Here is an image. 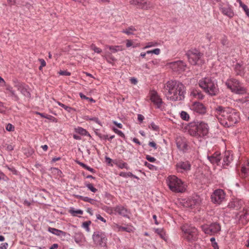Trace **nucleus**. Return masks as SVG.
<instances>
[{"label": "nucleus", "instance_id": "f257e3e1", "mask_svg": "<svg viewBox=\"0 0 249 249\" xmlns=\"http://www.w3.org/2000/svg\"><path fill=\"white\" fill-rule=\"evenodd\" d=\"M215 113L220 124L224 127L233 126L240 120L239 112L231 107L218 106L215 108Z\"/></svg>", "mask_w": 249, "mask_h": 249}, {"label": "nucleus", "instance_id": "f03ea898", "mask_svg": "<svg viewBox=\"0 0 249 249\" xmlns=\"http://www.w3.org/2000/svg\"><path fill=\"white\" fill-rule=\"evenodd\" d=\"M166 96L172 101L181 100L184 97V86L176 81H169L164 85Z\"/></svg>", "mask_w": 249, "mask_h": 249}, {"label": "nucleus", "instance_id": "7ed1b4c3", "mask_svg": "<svg viewBox=\"0 0 249 249\" xmlns=\"http://www.w3.org/2000/svg\"><path fill=\"white\" fill-rule=\"evenodd\" d=\"M199 86L204 91L211 96L217 95L219 92L218 86L215 80L211 77H205L200 80Z\"/></svg>", "mask_w": 249, "mask_h": 249}, {"label": "nucleus", "instance_id": "20e7f679", "mask_svg": "<svg viewBox=\"0 0 249 249\" xmlns=\"http://www.w3.org/2000/svg\"><path fill=\"white\" fill-rule=\"evenodd\" d=\"M166 181L170 190L174 192L182 193L185 190L184 182L175 175L168 176Z\"/></svg>", "mask_w": 249, "mask_h": 249}, {"label": "nucleus", "instance_id": "39448f33", "mask_svg": "<svg viewBox=\"0 0 249 249\" xmlns=\"http://www.w3.org/2000/svg\"><path fill=\"white\" fill-rule=\"evenodd\" d=\"M225 85L232 92L243 95L246 93L247 89L237 79L229 78L225 82Z\"/></svg>", "mask_w": 249, "mask_h": 249}, {"label": "nucleus", "instance_id": "423d86ee", "mask_svg": "<svg viewBox=\"0 0 249 249\" xmlns=\"http://www.w3.org/2000/svg\"><path fill=\"white\" fill-rule=\"evenodd\" d=\"M209 127L208 124L201 122L192 127L189 130L191 135L196 137H203L208 134Z\"/></svg>", "mask_w": 249, "mask_h": 249}, {"label": "nucleus", "instance_id": "0eeeda50", "mask_svg": "<svg viewBox=\"0 0 249 249\" xmlns=\"http://www.w3.org/2000/svg\"><path fill=\"white\" fill-rule=\"evenodd\" d=\"M181 230L184 238L187 241L192 242L197 239V230L195 227L185 224L182 226Z\"/></svg>", "mask_w": 249, "mask_h": 249}, {"label": "nucleus", "instance_id": "6e6552de", "mask_svg": "<svg viewBox=\"0 0 249 249\" xmlns=\"http://www.w3.org/2000/svg\"><path fill=\"white\" fill-rule=\"evenodd\" d=\"M189 62L192 65H196L201 63L202 53L198 50H193L189 51L187 53Z\"/></svg>", "mask_w": 249, "mask_h": 249}, {"label": "nucleus", "instance_id": "1a4fd4ad", "mask_svg": "<svg viewBox=\"0 0 249 249\" xmlns=\"http://www.w3.org/2000/svg\"><path fill=\"white\" fill-rule=\"evenodd\" d=\"M226 194L222 189H217L211 195L212 201L214 204H220L225 199Z\"/></svg>", "mask_w": 249, "mask_h": 249}, {"label": "nucleus", "instance_id": "9d476101", "mask_svg": "<svg viewBox=\"0 0 249 249\" xmlns=\"http://www.w3.org/2000/svg\"><path fill=\"white\" fill-rule=\"evenodd\" d=\"M202 231L207 234L213 235L217 233L220 231V225L216 223H213L210 225H204L201 227Z\"/></svg>", "mask_w": 249, "mask_h": 249}, {"label": "nucleus", "instance_id": "9b49d317", "mask_svg": "<svg viewBox=\"0 0 249 249\" xmlns=\"http://www.w3.org/2000/svg\"><path fill=\"white\" fill-rule=\"evenodd\" d=\"M169 67L175 71L181 72L186 68V65L182 61H178L169 64Z\"/></svg>", "mask_w": 249, "mask_h": 249}, {"label": "nucleus", "instance_id": "f8f14e48", "mask_svg": "<svg viewBox=\"0 0 249 249\" xmlns=\"http://www.w3.org/2000/svg\"><path fill=\"white\" fill-rule=\"evenodd\" d=\"M177 147L180 151L185 152L188 150V142L184 137L178 136L176 140Z\"/></svg>", "mask_w": 249, "mask_h": 249}, {"label": "nucleus", "instance_id": "ddd939ff", "mask_svg": "<svg viewBox=\"0 0 249 249\" xmlns=\"http://www.w3.org/2000/svg\"><path fill=\"white\" fill-rule=\"evenodd\" d=\"M149 96L151 101L157 107L160 108L161 107L163 102L156 91H151L149 93Z\"/></svg>", "mask_w": 249, "mask_h": 249}, {"label": "nucleus", "instance_id": "4468645a", "mask_svg": "<svg viewBox=\"0 0 249 249\" xmlns=\"http://www.w3.org/2000/svg\"><path fill=\"white\" fill-rule=\"evenodd\" d=\"M219 8L221 12L224 15L230 18H232L234 15L232 6L229 4H221L220 5Z\"/></svg>", "mask_w": 249, "mask_h": 249}, {"label": "nucleus", "instance_id": "2eb2a0df", "mask_svg": "<svg viewBox=\"0 0 249 249\" xmlns=\"http://www.w3.org/2000/svg\"><path fill=\"white\" fill-rule=\"evenodd\" d=\"M240 176L245 179L249 180V160H245L241 163Z\"/></svg>", "mask_w": 249, "mask_h": 249}, {"label": "nucleus", "instance_id": "dca6fc26", "mask_svg": "<svg viewBox=\"0 0 249 249\" xmlns=\"http://www.w3.org/2000/svg\"><path fill=\"white\" fill-rule=\"evenodd\" d=\"M191 109L199 114H205L206 112V107L201 103L195 102L192 104Z\"/></svg>", "mask_w": 249, "mask_h": 249}, {"label": "nucleus", "instance_id": "f3484780", "mask_svg": "<svg viewBox=\"0 0 249 249\" xmlns=\"http://www.w3.org/2000/svg\"><path fill=\"white\" fill-rule=\"evenodd\" d=\"M191 169V165L188 161L180 162L177 164L176 169L178 172H187Z\"/></svg>", "mask_w": 249, "mask_h": 249}, {"label": "nucleus", "instance_id": "a211bd4d", "mask_svg": "<svg viewBox=\"0 0 249 249\" xmlns=\"http://www.w3.org/2000/svg\"><path fill=\"white\" fill-rule=\"evenodd\" d=\"M92 239L97 245H102L106 240L105 235L100 232L94 233L92 235Z\"/></svg>", "mask_w": 249, "mask_h": 249}, {"label": "nucleus", "instance_id": "6ab92c4d", "mask_svg": "<svg viewBox=\"0 0 249 249\" xmlns=\"http://www.w3.org/2000/svg\"><path fill=\"white\" fill-rule=\"evenodd\" d=\"M221 158L220 153L218 151H216L213 154H208V160L213 164L218 165Z\"/></svg>", "mask_w": 249, "mask_h": 249}, {"label": "nucleus", "instance_id": "aec40b11", "mask_svg": "<svg viewBox=\"0 0 249 249\" xmlns=\"http://www.w3.org/2000/svg\"><path fill=\"white\" fill-rule=\"evenodd\" d=\"M199 198L196 196V197H193L188 198L186 202H184V205L186 207L193 208L199 205Z\"/></svg>", "mask_w": 249, "mask_h": 249}, {"label": "nucleus", "instance_id": "412c9836", "mask_svg": "<svg viewBox=\"0 0 249 249\" xmlns=\"http://www.w3.org/2000/svg\"><path fill=\"white\" fill-rule=\"evenodd\" d=\"M114 211L124 217H129L130 211L124 207L120 205L114 208Z\"/></svg>", "mask_w": 249, "mask_h": 249}, {"label": "nucleus", "instance_id": "4be33fe9", "mask_svg": "<svg viewBox=\"0 0 249 249\" xmlns=\"http://www.w3.org/2000/svg\"><path fill=\"white\" fill-rule=\"evenodd\" d=\"M233 160L232 154L230 151H226L223 158V165H229Z\"/></svg>", "mask_w": 249, "mask_h": 249}, {"label": "nucleus", "instance_id": "5701e85b", "mask_svg": "<svg viewBox=\"0 0 249 249\" xmlns=\"http://www.w3.org/2000/svg\"><path fill=\"white\" fill-rule=\"evenodd\" d=\"M190 95L195 98L199 100L203 99L204 96L201 91L196 89H193L192 90Z\"/></svg>", "mask_w": 249, "mask_h": 249}, {"label": "nucleus", "instance_id": "b1692460", "mask_svg": "<svg viewBox=\"0 0 249 249\" xmlns=\"http://www.w3.org/2000/svg\"><path fill=\"white\" fill-rule=\"evenodd\" d=\"M15 87H16L18 90L20 91L22 94L25 96H28L29 94V92L25 88L24 85L22 84L18 83L15 85Z\"/></svg>", "mask_w": 249, "mask_h": 249}, {"label": "nucleus", "instance_id": "393cba45", "mask_svg": "<svg viewBox=\"0 0 249 249\" xmlns=\"http://www.w3.org/2000/svg\"><path fill=\"white\" fill-rule=\"evenodd\" d=\"M48 231L50 232H51L52 233L57 236H65L66 235V233L64 231L53 228L49 227L48 228Z\"/></svg>", "mask_w": 249, "mask_h": 249}, {"label": "nucleus", "instance_id": "a878e982", "mask_svg": "<svg viewBox=\"0 0 249 249\" xmlns=\"http://www.w3.org/2000/svg\"><path fill=\"white\" fill-rule=\"evenodd\" d=\"M6 93L10 94V96L14 97L16 100L18 99V97L15 93V91L13 89V88L9 85H5Z\"/></svg>", "mask_w": 249, "mask_h": 249}, {"label": "nucleus", "instance_id": "bb28decb", "mask_svg": "<svg viewBox=\"0 0 249 249\" xmlns=\"http://www.w3.org/2000/svg\"><path fill=\"white\" fill-rule=\"evenodd\" d=\"M151 3L150 2L144 1L140 0L139 5V8L142 9H148L151 7Z\"/></svg>", "mask_w": 249, "mask_h": 249}, {"label": "nucleus", "instance_id": "cd10ccee", "mask_svg": "<svg viewBox=\"0 0 249 249\" xmlns=\"http://www.w3.org/2000/svg\"><path fill=\"white\" fill-rule=\"evenodd\" d=\"M75 131L78 134L83 135V136H87L89 137H91L89 133L85 129L81 127H78L75 128Z\"/></svg>", "mask_w": 249, "mask_h": 249}, {"label": "nucleus", "instance_id": "c85d7f7f", "mask_svg": "<svg viewBox=\"0 0 249 249\" xmlns=\"http://www.w3.org/2000/svg\"><path fill=\"white\" fill-rule=\"evenodd\" d=\"M136 31V29L135 27H134L132 26H131L129 27L128 28H126V29L123 30L122 31V32L123 33H124L127 35H133L134 32Z\"/></svg>", "mask_w": 249, "mask_h": 249}, {"label": "nucleus", "instance_id": "c756f323", "mask_svg": "<svg viewBox=\"0 0 249 249\" xmlns=\"http://www.w3.org/2000/svg\"><path fill=\"white\" fill-rule=\"evenodd\" d=\"M69 212L71 213L73 216H76L78 214H82L83 213V211L81 210H75L73 208H71V209L69 210Z\"/></svg>", "mask_w": 249, "mask_h": 249}, {"label": "nucleus", "instance_id": "7c9ffc66", "mask_svg": "<svg viewBox=\"0 0 249 249\" xmlns=\"http://www.w3.org/2000/svg\"><path fill=\"white\" fill-rule=\"evenodd\" d=\"M107 47L112 53H115L123 50L122 47L121 46H107Z\"/></svg>", "mask_w": 249, "mask_h": 249}, {"label": "nucleus", "instance_id": "2f4dec72", "mask_svg": "<svg viewBox=\"0 0 249 249\" xmlns=\"http://www.w3.org/2000/svg\"><path fill=\"white\" fill-rule=\"evenodd\" d=\"M119 175L121 177H124V178H127V177H133L135 178L138 179V177L136 176L135 175H134L131 172H121L119 174Z\"/></svg>", "mask_w": 249, "mask_h": 249}, {"label": "nucleus", "instance_id": "473e14b6", "mask_svg": "<svg viewBox=\"0 0 249 249\" xmlns=\"http://www.w3.org/2000/svg\"><path fill=\"white\" fill-rule=\"evenodd\" d=\"M115 164L121 169L125 168L126 169H129L127 164L126 162H123L121 160L118 161L115 163Z\"/></svg>", "mask_w": 249, "mask_h": 249}, {"label": "nucleus", "instance_id": "72a5a7b5", "mask_svg": "<svg viewBox=\"0 0 249 249\" xmlns=\"http://www.w3.org/2000/svg\"><path fill=\"white\" fill-rule=\"evenodd\" d=\"M85 185L92 192L96 193L97 191V189L94 187L91 183L86 182L85 183Z\"/></svg>", "mask_w": 249, "mask_h": 249}, {"label": "nucleus", "instance_id": "f704fd0d", "mask_svg": "<svg viewBox=\"0 0 249 249\" xmlns=\"http://www.w3.org/2000/svg\"><path fill=\"white\" fill-rule=\"evenodd\" d=\"M90 221H87L83 223L82 227L84 228L87 231L89 232L90 231L89 225L91 224Z\"/></svg>", "mask_w": 249, "mask_h": 249}, {"label": "nucleus", "instance_id": "c9c22d12", "mask_svg": "<svg viewBox=\"0 0 249 249\" xmlns=\"http://www.w3.org/2000/svg\"><path fill=\"white\" fill-rule=\"evenodd\" d=\"M180 117L185 121H188L190 118L189 114L184 111H181L180 113Z\"/></svg>", "mask_w": 249, "mask_h": 249}, {"label": "nucleus", "instance_id": "e433bc0d", "mask_svg": "<svg viewBox=\"0 0 249 249\" xmlns=\"http://www.w3.org/2000/svg\"><path fill=\"white\" fill-rule=\"evenodd\" d=\"M57 103L58 105H59L60 107H63L64 109H65L66 111H67L69 112H70L72 110V108L69 106H66L65 105L61 103L60 102H57Z\"/></svg>", "mask_w": 249, "mask_h": 249}, {"label": "nucleus", "instance_id": "4c0bfd02", "mask_svg": "<svg viewBox=\"0 0 249 249\" xmlns=\"http://www.w3.org/2000/svg\"><path fill=\"white\" fill-rule=\"evenodd\" d=\"M159 43L157 42H149L146 43V46L143 48V49L149 48L152 47L157 46Z\"/></svg>", "mask_w": 249, "mask_h": 249}, {"label": "nucleus", "instance_id": "58836bf2", "mask_svg": "<svg viewBox=\"0 0 249 249\" xmlns=\"http://www.w3.org/2000/svg\"><path fill=\"white\" fill-rule=\"evenodd\" d=\"M112 130L117 134H118L119 136L123 138H125V136L124 133L121 131V130H118V129L113 127L112 128Z\"/></svg>", "mask_w": 249, "mask_h": 249}, {"label": "nucleus", "instance_id": "ea45409f", "mask_svg": "<svg viewBox=\"0 0 249 249\" xmlns=\"http://www.w3.org/2000/svg\"><path fill=\"white\" fill-rule=\"evenodd\" d=\"M85 119L87 121H88V120L93 121L95 122L96 123H97L101 125H102L101 122L96 117L90 118L89 116H85Z\"/></svg>", "mask_w": 249, "mask_h": 249}, {"label": "nucleus", "instance_id": "a19ab883", "mask_svg": "<svg viewBox=\"0 0 249 249\" xmlns=\"http://www.w3.org/2000/svg\"><path fill=\"white\" fill-rule=\"evenodd\" d=\"M90 48L94 51L95 53H100L102 52V50L100 48L97 47L94 44L91 45Z\"/></svg>", "mask_w": 249, "mask_h": 249}, {"label": "nucleus", "instance_id": "79ce46f5", "mask_svg": "<svg viewBox=\"0 0 249 249\" xmlns=\"http://www.w3.org/2000/svg\"><path fill=\"white\" fill-rule=\"evenodd\" d=\"M156 232L159 234L160 237L165 240V232L162 229H157Z\"/></svg>", "mask_w": 249, "mask_h": 249}, {"label": "nucleus", "instance_id": "37998d69", "mask_svg": "<svg viewBox=\"0 0 249 249\" xmlns=\"http://www.w3.org/2000/svg\"><path fill=\"white\" fill-rule=\"evenodd\" d=\"M220 42L223 46L228 45L229 42L227 37L225 36H224L221 38Z\"/></svg>", "mask_w": 249, "mask_h": 249}, {"label": "nucleus", "instance_id": "c03bdc74", "mask_svg": "<svg viewBox=\"0 0 249 249\" xmlns=\"http://www.w3.org/2000/svg\"><path fill=\"white\" fill-rule=\"evenodd\" d=\"M240 7L242 8L246 15L249 17V9L248 6L246 4H243Z\"/></svg>", "mask_w": 249, "mask_h": 249}, {"label": "nucleus", "instance_id": "a18cd8bd", "mask_svg": "<svg viewBox=\"0 0 249 249\" xmlns=\"http://www.w3.org/2000/svg\"><path fill=\"white\" fill-rule=\"evenodd\" d=\"M149 127L155 131H157L159 129V127L154 123H151Z\"/></svg>", "mask_w": 249, "mask_h": 249}, {"label": "nucleus", "instance_id": "49530a36", "mask_svg": "<svg viewBox=\"0 0 249 249\" xmlns=\"http://www.w3.org/2000/svg\"><path fill=\"white\" fill-rule=\"evenodd\" d=\"M6 129L8 131H13L14 130V127L12 124H8L6 126Z\"/></svg>", "mask_w": 249, "mask_h": 249}, {"label": "nucleus", "instance_id": "de8ad7c7", "mask_svg": "<svg viewBox=\"0 0 249 249\" xmlns=\"http://www.w3.org/2000/svg\"><path fill=\"white\" fill-rule=\"evenodd\" d=\"M84 199V201L89 202L92 204H93L95 201L93 199L90 198L87 196H85Z\"/></svg>", "mask_w": 249, "mask_h": 249}, {"label": "nucleus", "instance_id": "09e8293b", "mask_svg": "<svg viewBox=\"0 0 249 249\" xmlns=\"http://www.w3.org/2000/svg\"><path fill=\"white\" fill-rule=\"evenodd\" d=\"M140 1L139 0H130L129 3L132 5H137L138 7H139Z\"/></svg>", "mask_w": 249, "mask_h": 249}, {"label": "nucleus", "instance_id": "8fccbe9b", "mask_svg": "<svg viewBox=\"0 0 249 249\" xmlns=\"http://www.w3.org/2000/svg\"><path fill=\"white\" fill-rule=\"evenodd\" d=\"M107 60L108 62L111 63V61H114L116 59L111 54H109L107 58Z\"/></svg>", "mask_w": 249, "mask_h": 249}, {"label": "nucleus", "instance_id": "3c124183", "mask_svg": "<svg viewBox=\"0 0 249 249\" xmlns=\"http://www.w3.org/2000/svg\"><path fill=\"white\" fill-rule=\"evenodd\" d=\"M59 73L61 75L70 76L71 75V73L66 71H61Z\"/></svg>", "mask_w": 249, "mask_h": 249}, {"label": "nucleus", "instance_id": "603ef678", "mask_svg": "<svg viewBox=\"0 0 249 249\" xmlns=\"http://www.w3.org/2000/svg\"><path fill=\"white\" fill-rule=\"evenodd\" d=\"M146 160L150 162H154L156 161V159L154 157H152L149 155L146 156Z\"/></svg>", "mask_w": 249, "mask_h": 249}, {"label": "nucleus", "instance_id": "864d4df0", "mask_svg": "<svg viewBox=\"0 0 249 249\" xmlns=\"http://www.w3.org/2000/svg\"><path fill=\"white\" fill-rule=\"evenodd\" d=\"M39 60L41 64V65L39 67V70H41L42 67H44L46 66V63L45 60L43 59H40Z\"/></svg>", "mask_w": 249, "mask_h": 249}, {"label": "nucleus", "instance_id": "5fc2aeb1", "mask_svg": "<svg viewBox=\"0 0 249 249\" xmlns=\"http://www.w3.org/2000/svg\"><path fill=\"white\" fill-rule=\"evenodd\" d=\"M133 46V42L131 40L127 39L126 40V46L127 48H129Z\"/></svg>", "mask_w": 249, "mask_h": 249}, {"label": "nucleus", "instance_id": "6e6d98bb", "mask_svg": "<svg viewBox=\"0 0 249 249\" xmlns=\"http://www.w3.org/2000/svg\"><path fill=\"white\" fill-rule=\"evenodd\" d=\"M148 144L150 147L154 148V149L157 148V144L154 142H150Z\"/></svg>", "mask_w": 249, "mask_h": 249}, {"label": "nucleus", "instance_id": "4d7b16f0", "mask_svg": "<svg viewBox=\"0 0 249 249\" xmlns=\"http://www.w3.org/2000/svg\"><path fill=\"white\" fill-rule=\"evenodd\" d=\"M119 230L122 231H126L127 232H130V231H131V229L130 228L122 226L119 227Z\"/></svg>", "mask_w": 249, "mask_h": 249}, {"label": "nucleus", "instance_id": "13d9d810", "mask_svg": "<svg viewBox=\"0 0 249 249\" xmlns=\"http://www.w3.org/2000/svg\"><path fill=\"white\" fill-rule=\"evenodd\" d=\"M7 178V177L1 171H0V179L6 180Z\"/></svg>", "mask_w": 249, "mask_h": 249}, {"label": "nucleus", "instance_id": "bf43d9fd", "mask_svg": "<svg viewBox=\"0 0 249 249\" xmlns=\"http://www.w3.org/2000/svg\"><path fill=\"white\" fill-rule=\"evenodd\" d=\"M152 53H154L155 54L158 55L160 53V50L159 48L155 49L153 50H152Z\"/></svg>", "mask_w": 249, "mask_h": 249}, {"label": "nucleus", "instance_id": "052dcab7", "mask_svg": "<svg viewBox=\"0 0 249 249\" xmlns=\"http://www.w3.org/2000/svg\"><path fill=\"white\" fill-rule=\"evenodd\" d=\"M113 123L116 125L119 128H123V124L121 123H118L117 122L114 121H113Z\"/></svg>", "mask_w": 249, "mask_h": 249}, {"label": "nucleus", "instance_id": "680f3d73", "mask_svg": "<svg viewBox=\"0 0 249 249\" xmlns=\"http://www.w3.org/2000/svg\"><path fill=\"white\" fill-rule=\"evenodd\" d=\"M96 217L98 219L104 222H106V219L103 217L101 215H100V214H97L96 215Z\"/></svg>", "mask_w": 249, "mask_h": 249}, {"label": "nucleus", "instance_id": "e2e57ef3", "mask_svg": "<svg viewBox=\"0 0 249 249\" xmlns=\"http://www.w3.org/2000/svg\"><path fill=\"white\" fill-rule=\"evenodd\" d=\"M144 119V117L143 115H141V114H138V120L142 122Z\"/></svg>", "mask_w": 249, "mask_h": 249}, {"label": "nucleus", "instance_id": "0e129e2a", "mask_svg": "<svg viewBox=\"0 0 249 249\" xmlns=\"http://www.w3.org/2000/svg\"><path fill=\"white\" fill-rule=\"evenodd\" d=\"M99 137H100L102 139H104V140H106V139H108L107 135H102H102H99Z\"/></svg>", "mask_w": 249, "mask_h": 249}, {"label": "nucleus", "instance_id": "69168bd1", "mask_svg": "<svg viewBox=\"0 0 249 249\" xmlns=\"http://www.w3.org/2000/svg\"><path fill=\"white\" fill-rule=\"evenodd\" d=\"M85 169L88 170V171H89L92 173L94 172V170L93 168L90 167L89 166H88V165H86Z\"/></svg>", "mask_w": 249, "mask_h": 249}, {"label": "nucleus", "instance_id": "338daca9", "mask_svg": "<svg viewBox=\"0 0 249 249\" xmlns=\"http://www.w3.org/2000/svg\"><path fill=\"white\" fill-rule=\"evenodd\" d=\"M130 82L132 84L134 85H136L137 83V80H136V79L134 78H132L130 79Z\"/></svg>", "mask_w": 249, "mask_h": 249}, {"label": "nucleus", "instance_id": "774afa93", "mask_svg": "<svg viewBox=\"0 0 249 249\" xmlns=\"http://www.w3.org/2000/svg\"><path fill=\"white\" fill-rule=\"evenodd\" d=\"M1 246L0 247V248L1 249H7V248L8 247V244L5 243H4V244H1Z\"/></svg>", "mask_w": 249, "mask_h": 249}]
</instances>
